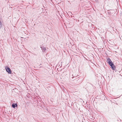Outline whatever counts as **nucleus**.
Segmentation results:
<instances>
[{
	"instance_id": "1",
	"label": "nucleus",
	"mask_w": 122,
	"mask_h": 122,
	"mask_svg": "<svg viewBox=\"0 0 122 122\" xmlns=\"http://www.w3.org/2000/svg\"><path fill=\"white\" fill-rule=\"evenodd\" d=\"M110 65L111 66L113 70H115L116 67L113 63Z\"/></svg>"
},
{
	"instance_id": "2",
	"label": "nucleus",
	"mask_w": 122,
	"mask_h": 122,
	"mask_svg": "<svg viewBox=\"0 0 122 122\" xmlns=\"http://www.w3.org/2000/svg\"><path fill=\"white\" fill-rule=\"evenodd\" d=\"M107 62L109 65L113 63L111 60L109 58L107 59Z\"/></svg>"
},
{
	"instance_id": "3",
	"label": "nucleus",
	"mask_w": 122,
	"mask_h": 122,
	"mask_svg": "<svg viewBox=\"0 0 122 122\" xmlns=\"http://www.w3.org/2000/svg\"><path fill=\"white\" fill-rule=\"evenodd\" d=\"M6 71L8 72L9 73L11 74V70L8 67L6 68Z\"/></svg>"
},
{
	"instance_id": "4",
	"label": "nucleus",
	"mask_w": 122,
	"mask_h": 122,
	"mask_svg": "<svg viewBox=\"0 0 122 122\" xmlns=\"http://www.w3.org/2000/svg\"><path fill=\"white\" fill-rule=\"evenodd\" d=\"M17 106V104H12V106L13 108H15V106Z\"/></svg>"
},
{
	"instance_id": "5",
	"label": "nucleus",
	"mask_w": 122,
	"mask_h": 122,
	"mask_svg": "<svg viewBox=\"0 0 122 122\" xmlns=\"http://www.w3.org/2000/svg\"><path fill=\"white\" fill-rule=\"evenodd\" d=\"M41 49L44 52H45L46 50V49L45 47H41Z\"/></svg>"
}]
</instances>
